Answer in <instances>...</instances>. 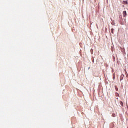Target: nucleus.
<instances>
[{
    "instance_id": "nucleus-1",
    "label": "nucleus",
    "mask_w": 128,
    "mask_h": 128,
    "mask_svg": "<svg viewBox=\"0 0 128 128\" xmlns=\"http://www.w3.org/2000/svg\"><path fill=\"white\" fill-rule=\"evenodd\" d=\"M127 16V14H126V11H124V18H126Z\"/></svg>"
},
{
    "instance_id": "nucleus-2",
    "label": "nucleus",
    "mask_w": 128,
    "mask_h": 128,
    "mask_svg": "<svg viewBox=\"0 0 128 128\" xmlns=\"http://www.w3.org/2000/svg\"><path fill=\"white\" fill-rule=\"evenodd\" d=\"M114 28H112V30H111V32L112 34H114Z\"/></svg>"
},
{
    "instance_id": "nucleus-3",
    "label": "nucleus",
    "mask_w": 128,
    "mask_h": 128,
    "mask_svg": "<svg viewBox=\"0 0 128 128\" xmlns=\"http://www.w3.org/2000/svg\"><path fill=\"white\" fill-rule=\"evenodd\" d=\"M120 104L122 106H124V103L122 102H120Z\"/></svg>"
},
{
    "instance_id": "nucleus-4",
    "label": "nucleus",
    "mask_w": 128,
    "mask_h": 128,
    "mask_svg": "<svg viewBox=\"0 0 128 128\" xmlns=\"http://www.w3.org/2000/svg\"><path fill=\"white\" fill-rule=\"evenodd\" d=\"M115 88H116V92L118 91V87L116 86H115Z\"/></svg>"
},
{
    "instance_id": "nucleus-5",
    "label": "nucleus",
    "mask_w": 128,
    "mask_h": 128,
    "mask_svg": "<svg viewBox=\"0 0 128 128\" xmlns=\"http://www.w3.org/2000/svg\"><path fill=\"white\" fill-rule=\"evenodd\" d=\"M121 78L122 79H120V80H124V76H121Z\"/></svg>"
},
{
    "instance_id": "nucleus-6",
    "label": "nucleus",
    "mask_w": 128,
    "mask_h": 128,
    "mask_svg": "<svg viewBox=\"0 0 128 128\" xmlns=\"http://www.w3.org/2000/svg\"><path fill=\"white\" fill-rule=\"evenodd\" d=\"M125 4H128V1H126V2H125Z\"/></svg>"
},
{
    "instance_id": "nucleus-7",
    "label": "nucleus",
    "mask_w": 128,
    "mask_h": 128,
    "mask_svg": "<svg viewBox=\"0 0 128 128\" xmlns=\"http://www.w3.org/2000/svg\"><path fill=\"white\" fill-rule=\"evenodd\" d=\"M112 116L114 117V118H116V114H112Z\"/></svg>"
},
{
    "instance_id": "nucleus-8",
    "label": "nucleus",
    "mask_w": 128,
    "mask_h": 128,
    "mask_svg": "<svg viewBox=\"0 0 128 128\" xmlns=\"http://www.w3.org/2000/svg\"><path fill=\"white\" fill-rule=\"evenodd\" d=\"M116 78V76H114V80Z\"/></svg>"
}]
</instances>
